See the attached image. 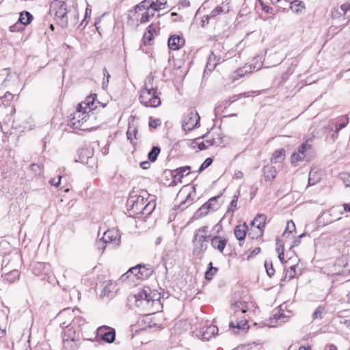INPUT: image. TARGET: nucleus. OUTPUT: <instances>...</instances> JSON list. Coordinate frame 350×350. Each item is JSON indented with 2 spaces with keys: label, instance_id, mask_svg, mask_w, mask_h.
Masks as SVG:
<instances>
[{
  "label": "nucleus",
  "instance_id": "1",
  "mask_svg": "<svg viewBox=\"0 0 350 350\" xmlns=\"http://www.w3.org/2000/svg\"><path fill=\"white\" fill-rule=\"evenodd\" d=\"M136 305L143 308L145 315H150L159 312L163 306L161 303V293L152 291L148 286H144L135 295Z\"/></svg>",
  "mask_w": 350,
  "mask_h": 350
},
{
  "label": "nucleus",
  "instance_id": "2",
  "mask_svg": "<svg viewBox=\"0 0 350 350\" xmlns=\"http://www.w3.org/2000/svg\"><path fill=\"white\" fill-rule=\"evenodd\" d=\"M223 133H206L200 137L189 139L187 145L191 148L198 147L200 150H206L211 146H219L224 144Z\"/></svg>",
  "mask_w": 350,
  "mask_h": 350
},
{
  "label": "nucleus",
  "instance_id": "3",
  "mask_svg": "<svg viewBox=\"0 0 350 350\" xmlns=\"http://www.w3.org/2000/svg\"><path fill=\"white\" fill-rule=\"evenodd\" d=\"M49 14L53 16L57 24L62 27H66L68 25V16L66 4L59 0H55L51 2L49 9Z\"/></svg>",
  "mask_w": 350,
  "mask_h": 350
},
{
  "label": "nucleus",
  "instance_id": "4",
  "mask_svg": "<svg viewBox=\"0 0 350 350\" xmlns=\"http://www.w3.org/2000/svg\"><path fill=\"white\" fill-rule=\"evenodd\" d=\"M311 139H307L302 143L291 155V162L295 163L299 161H310L315 157V151L309 142Z\"/></svg>",
  "mask_w": 350,
  "mask_h": 350
},
{
  "label": "nucleus",
  "instance_id": "5",
  "mask_svg": "<svg viewBox=\"0 0 350 350\" xmlns=\"http://www.w3.org/2000/svg\"><path fill=\"white\" fill-rule=\"evenodd\" d=\"M139 99L141 103L146 107H156L161 104L157 89L143 88L141 90Z\"/></svg>",
  "mask_w": 350,
  "mask_h": 350
},
{
  "label": "nucleus",
  "instance_id": "6",
  "mask_svg": "<svg viewBox=\"0 0 350 350\" xmlns=\"http://www.w3.org/2000/svg\"><path fill=\"white\" fill-rule=\"evenodd\" d=\"M200 117L197 111H191L184 114L182 128L184 131H191L200 127Z\"/></svg>",
  "mask_w": 350,
  "mask_h": 350
},
{
  "label": "nucleus",
  "instance_id": "7",
  "mask_svg": "<svg viewBox=\"0 0 350 350\" xmlns=\"http://www.w3.org/2000/svg\"><path fill=\"white\" fill-rule=\"evenodd\" d=\"M207 239L208 236L206 234H199V233L195 234L194 239L193 240L194 246L193 254L194 256H198L200 258H202L204 252L207 249Z\"/></svg>",
  "mask_w": 350,
  "mask_h": 350
},
{
  "label": "nucleus",
  "instance_id": "8",
  "mask_svg": "<svg viewBox=\"0 0 350 350\" xmlns=\"http://www.w3.org/2000/svg\"><path fill=\"white\" fill-rule=\"evenodd\" d=\"M147 200H146L142 196H130L127 204L129 207V210L133 211V214L139 215L141 214L142 212H144L145 203Z\"/></svg>",
  "mask_w": 350,
  "mask_h": 350
},
{
  "label": "nucleus",
  "instance_id": "9",
  "mask_svg": "<svg viewBox=\"0 0 350 350\" xmlns=\"http://www.w3.org/2000/svg\"><path fill=\"white\" fill-rule=\"evenodd\" d=\"M120 242V235L119 234L118 230L112 228L104 232L103 237L97 241V245L99 247L100 244L104 245L108 243H112L118 245Z\"/></svg>",
  "mask_w": 350,
  "mask_h": 350
},
{
  "label": "nucleus",
  "instance_id": "10",
  "mask_svg": "<svg viewBox=\"0 0 350 350\" xmlns=\"http://www.w3.org/2000/svg\"><path fill=\"white\" fill-rule=\"evenodd\" d=\"M129 271L135 274L138 279L142 280L148 278L153 273L151 265L142 264H139L136 267L131 268Z\"/></svg>",
  "mask_w": 350,
  "mask_h": 350
},
{
  "label": "nucleus",
  "instance_id": "11",
  "mask_svg": "<svg viewBox=\"0 0 350 350\" xmlns=\"http://www.w3.org/2000/svg\"><path fill=\"white\" fill-rule=\"evenodd\" d=\"M60 326L64 329V336L63 340L64 344L66 342H73L75 340L76 329L72 325L67 323L66 321H62L60 323Z\"/></svg>",
  "mask_w": 350,
  "mask_h": 350
},
{
  "label": "nucleus",
  "instance_id": "12",
  "mask_svg": "<svg viewBox=\"0 0 350 350\" xmlns=\"http://www.w3.org/2000/svg\"><path fill=\"white\" fill-rule=\"evenodd\" d=\"M156 3L154 0H144L138 5H137L134 8L135 14H137L138 12H142L146 10L154 9V10H159L162 9Z\"/></svg>",
  "mask_w": 350,
  "mask_h": 350
},
{
  "label": "nucleus",
  "instance_id": "13",
  "mask_svg": "<svg viewBox=\"0 0 350 350\" xmlns=\"http://www.w3.org/2000/svg\"><path fill=\"white\" fill-rule=\"evenodd\" d=\"M88 118L87 111H75L73 118L70 121V124L75 129H78L83 121H86Z\"/></svg>",
  "mask_w": 350,
  "mask_h": 350
},
{
  "label": "nucleus",
  "instance_id": "14",
  "mask_svg": "<svg viewBox=\"0 0 350 350\" xmlns=\"http://www.w3.org/2000/svg\"><path fill=\"white\" fill-rule=\"evenodd\" d=\"M227 243L228 240L226 238L217 235L211 239V246L221 253H223Z\"/></svg>",
  "mask_w": 350,
  "mask_h": 350
},
{
  "label": "nucleus",
  "instance_id": "15",
  "mask_svg": "<svg viewBox=\"0 0 350 350\" xmlns=\"http://www.w3.org/2000/svg\"><path fill=\"white\" fill-rule=\"evenodd\" d=\"M218 332V328L215 325L204 326L200 329V334L203 340H209Z\"/></svg>",
  "mask_w": 350,
  "mask_h": 350
},
{
  "label": "nucleus",
  "instance_id": "16",
  "mask_svg": "<svg viewBox=\"0 0 350 350\" xmlns=\"http://www.w3.org/2000/svg\"><path fill=\"white\" fill-rule=\"evenodd\" d=\"M247 229L248 227L245 223H243L241 225H238L234 228V236L239 240L240 246L242 245V241H244L246 237V232Z\"/></svg>",
  "mask_w": 350,
  "mask_h": 350
},
{
  "label": "nucleus",
  "instance_id": "17",
  "mask_svg": "<svg viewBox=\"0 0 350 350\" xmlns=\"http://www.w3.org/2000/svg\"><path fill=\"white\" fill-rule=\"evenodd\" d=\"M267 216L264 214H258L255 217L254 219L251 222L252 226H254L256 224V228L260 231V236H262L264 232V228L265 226V221Z\"/></svg>",
  "mask_w": 350,
  "mask_h": 350
},
{
  "label": "nucleus",
  "instance_id": "18",
  "mask_svg": "<svg viewBox=\"0 0 350 350\" xmlns=\"http://www.w3.org/2000/svg\"><path fill=\"white\" fill-rule=\"evenodd\" d=\"M185 40L178 35H173L168 39V46L172 50H178Z\"/></svg>",
  "mask_w": 350,
  "mask_h": 350
},
{
  "label": "nucleus",
  "instance_id": "19",
  "mask_svg": "<svg viewBox=\"0 0 350 350\" xmlns=\"http://www.w3.org/2000/svg\"><path fill=\"white\" fill-rule=\"evenodd\" d=\"M348 123V118L346 117H342L338 120L332 122L331 125H329L330 131H339L341 129H344Z\"/></svg>",
  "mask_w": 350,
  "mask_h": 350
},
{
  "label": "nucleus",
  "instance_id": "20",
  "mask_svg": "<svg viewBox=\"0 0 350 350\" xmlns=\"http://www.w3.org/2000/svg\"><path fill=\"white\" fill-rule=\"evenodd\" d=\"M229 325L230 328H237L238 329L243 331H246L249 329L247 321L245 319H242V317H241L239 321H237L236 323L231 320Z\"/></svg>",
  "mask_w": 350,
  "mask_h": 350
},
{
  "label": "nucleus",
  "instance_id": "21",
  "mask_svg": "<svg viewBox=\"0 0 350 350\" xmlns=\"http://www.w3.org/2000/svg\"><path fill=\"white\" fill-rule=\"evenodd\" d=\"M78 154L79 161L84 163L93 156V151L92 149L88 148H83L79 150Z\"/></svg>",
  "mask_w": 350,
  "mask_h": 350
},
{
  "label": "nucleus",
  "instance_id": "22",
  "mask_svg": "<svg viewBox=\"0 0 350 350\" xmlns=\"http://www.w3.org/2000/svg\"><path fill=\"white\" fill-rule=\"evenodd\" d=\"M233 308L234 310V315L239 316L247 312V306L245 301H238L234 304Z\"/></svg>",
  "mask_w": 350,
  "mask_h": 350
},
{
  "label": "nucleus",
  "instance_id": "23",
  "mask_svg": "<svg viewBox=\"0 0 350 350\" xmlns=\"http://www.w3.org/2000/svg\"><path fill=\"white\" fill-rule=\"evenodd\" d=\"M20 277V272L18 269H14L4 274V278L10 283H13L18 280Z\"/></svg>",
  "mask_w": 350,
  "mask_h": 350
},
{
  "label": "nucleus",
  "instance_id": "24",
  "mask_svg": "<svg viewBox=\"0 0 350 350\" xmlns=\"http://www.w3.org/2000/svg\"><path fill=\"white\" fill-rule=\"evenodd\" d=\"M33 15L27 11H23L20 13L18 21L25 25H29L33 20Z\"/></svg>",
  "mask_w": 350,
  "mask_h": 350
},
{
  "label": "nucleus",
  "instance_id": "25",
  "mask_svg": "<svg viewBox=\"0 0 350 350\" xmlns=\"http://www.w3.org/2000/svg\"><path fill=\"white\" fill-rule=\"evenodd\" d=\"M264 174L266 180H272L275 177L276 171L274 167L265 166L264 167Z\"/></svg>",
  "mask_w": 350,
  "mask_h": 350
},
{
  "label": "nucleus",
  "instance_id": "26",
  "mask_svg": "<svg viewBox=\"0 0 350 350\" xmlns=\"http://www.w3.org/2000/svg\"><path fill=\"white\" fill-rule=\"evenodd\" d=\"M284 158V149H280L275 150L271 157V162L272 163H278L282 161Z\"/></svg>",
  "mask_w": 350,
  "mask_h": 350
},
{
  "label": "nucleus",
  "instance_id": "27",
  "mask_svg": "<svg viewBox=\"0 0 350 350\" xmlns=\"http://www.w3.org/2000/svg\"><path fill=\"white\" fill-rule=\"evenodd\" d=\"M116 338V332L113 329H111L108 332H106L102 336V339L108 343H111L115 340Z\"/></svg>",
  "mask_w": 350,
  "mask_h": 350
},
{
  "label": "nucleus",
  "instance_id": "28",
  "mask_svg": "<svg viewBox=\"0 0 350 350\" xmlns=\"http://www.w3.org/2000/svg\"><path fill=\"white\" fill-rule=\"evenodd\" d=\"M144 12L142 14V16L139 19L141 23L148 22L151 17H153L156 10L154 9L144 10Z\"/></svg>",
  "mask_w": 350,
  "mask_h": 350
},
{
  "label": "nucleus",
  "instance_id": "29",
  "mask_svg": "<svg viewBox=\"0 0 350 350\" xmlns=\"http://www.w3.org/2000/svg\"><path fill=\"white\" fill-rule=\"evenodd\" d=\"M160 152L161 149L159 146H153L148 154L149 161L151 162H154L157 160Z\"/></svg>",
  "mask_w": 350,
  "mask_h": 350
},
{
  "label": "nucleus",
  "instance_id": "30",
  "mask_svg": "<svg viewBox=\"0 0 350 350\" xmlns=\"http://www.w3.org/2000/svg\"><path fill=\"white\" fill-rule=\"evenodd\" d=\"M255 69L256 67L253 66L252 64L249 66H245L243 68H240L237 70V75H239V77H243L247 73H252L255 70Z\"/></svg>",
  "mask_w": 350,
  "mask_h": 350
},
{
  "label": "nucleus",
  "instance_id": "31",
  "mask_svg": "<svg viewBox=\"0 0 350 350\" xmlns=\"http://www.w3.org/2000/svg\"><path fill=\"white\" fill-rule=\"evenodd\" d=\"M96 98V94H92L86 97L85 100L83 101L85 105L88 106V108L90 111H92L96 106H94V101Z\"/></svg>",
  "mask_w": 350,
  "mask_h": 350
},
{
  "label": "nucleus",
  "instance_id": "32",
  "mask_svg": "<svg viewBox=\"0 0 350 350\" xmlns=\"http://www.w3.org/2000/svg\"><path fill=\"white\" fill-rule=\"evenodd\" d=\"M86 323L85 319L81 317H75L69 323L72 325L75 328H79Z\"/></svg>",
  "mask_w": 350,
  "mask_h": 350
},
{
  "label": "nucleus",
  "instance_id": "33",
  "mask_svg": "<svg viewBox=\"0 0 350 350\" xmlns=\"http://www.w3.org/2000/svg\"><path fill=\"white\" fill-rule=\"evenodd\" d=\"M210 208H208L206 204H204L200 208H199L197 211L194 214V217L196 218H199L200 217L204 216L208 213Z\"/></svg>",
  "mask_w": 350,
  "mask_h": 350
},
{
  "label": "nucleus",
  "instance_id": "34",
  "mask_svg": "<svg viewBox=\"0 0 350 350\" xmlns=\"http://www.w3.org/2000/svg\"><path fill=\"white\" fill-rule=\"evenodd\" d=\"M265 267L268 276L271 277L274 275L275 270L273 267V263L271 260H265Z\"/></svg>",
  "mask_w": 350,
  "mask_h": 350
},
{
  "label": "nucleus",
  "instance_id": "35",
  "mask_svg": "<svg viewBox=\"0 0 350 350\" xmlns=\"http://www.w3.org/2000/svg\"><path fill=\"white\" fill-rule=\"evenodd\" d=\"M294 230H295V225L293 221H288L286 224V229L282 234L283 237H286V234H290Z\"/></svg>",
  "mask_w": 350,
  "mask_h": 350
},
{
  "label": "nucleus",
  "instance_id": "36",
  "mask_svg": "<svg viewBox=\"0 0 350 350\" xmlns=\"http://www.w3.org/2000/svg\"><path fill=\"white\" fill-rule=\"evenodd\" d=\"M74 312L75 309L71 310L69 308H65L58 314V318L62 319L67 316H69L70 319L73 316Z\"/></svg>",
  "mask_w": 350,
  "mask_h": 350
},
{
  "label": "nucleus",
  "instance_id": "37",
  "mask_svg": "<svg viewBox=\"0 0 350 350\" xmlns=\"http://www.w3.org/2000/svg\"><path fill=\"white\" fill-rule=\"evenodd\" d=\"M154 82V77L152 75L148 76L144 81V88H148V89H157L153 85Z\"/></svg>",
  "mask_w": 350,
  "mask_h": 350
},
{
  "label": "nucleus",
  "instance_id": "38",
  "mask_svg": "<svg viewBox=\"0 0 350 350\" xmlns=\"http://www.w3.org/2000/svg\"><path fill=\"white\" fill-rule=\"evenodd\" d=\"M155 203L154 202H149L148 203H145V205H144V207H146L144 208V212H142L141 214H143V215H149L152 213V211L155 208Z\"/></svg>",
  "mask_w": 350,
  "mask_h": 350
},
{
  "label": "nucleus",
  "instance_id": "39",
  "mask_svg": "<svg viewBox=\"0 0 350 350\" xmlns=\"http://www.w3.org/2000/svg\"><path fill=\"white\" fill-rule=\"evenodd\" d=\"M223 12V8L220 5L215 7L209 14H208L210 19H214L217 15Z\"/></svg>",
  "mask_w": 350,
  "mask_h": 350
},
{
  "label": "nucleus",
  "instance_id": "40",
  "mask_svg": "<svg viewBox=\"0 0 350 350\" xmlns=\"http://www.w3.org/2000/svg\"><path fill=\"white\" fill-rule=\"evenodd\" d=\"M213 163V159L211 157L206 158L204 161L200 166L198 172L201 173L203 170L209 167Z\"/></svg>",
  "mask_w": 350,
  "mask_h": 350
},
{
  "label": "nucleus",
  "instance_id": "41",
  "mask_svg": "<svg viewBox=\"0 0 350 350\" xmlns=\"http://www.w3.org/2000/svg\"><path fill=\"white\" fill-rule=\"evenodd\" d=\"M189 170L190 167L189 166L180 167L176 170L177 173L174 177L176 178L178 176V178H181L184 176V174Z\"/></svg>",
  "mask_w": 350,
  "mask_h": 350
},
{
  "label": "nucleus",
  "instance_id": "42",
  "mask_svg": "<svg viewBox=\"0 0 350 350\" xmlns=\"http://www.w3.org/2000/svg\"><path fill=\"white\" fill-rule=\"evenodd\" d=\"M324 311V308L321 306H319L315 310L314 312L313 313V318L314 319H323V312Z\"/></svg>",
  "mask_w": 350,
  "mask_h": 350
},
{
  "label": "nucleus",
  "instance_id": "43",
  "mask_svg": "<svg viewBox=\"0 0 350 350\" xmlns=\"http://www.w3.org/2000/svg\"><path fill=\"white\" fill-rule=\"evenodd\" d=\"M220 197V195L210 198L205 204L210 208V209L215 208V204L217 202V199Z\"/></svg>",
  "mask_w": 350,
  "mask_h": 350
},
{
  "label": "nucleus",
  "instance_id": "44",
  "mask_svg": "<svg viewBox=\"0 0 350 350\" xmlns=\"http://www.w3.org/2000/svg\"><path fill=\"white\" fill-rule=\"evenodd\" d=\"M103 75L105 77V79H104V80L103 81V88H105V87L107 86V85L109 83V79L110 77V75L109 74V72L105 67L103 68Z\"/></svg>",
  "mask_w": 350,
  "mask_h": 350
},
{
  "label": "nucleus",
  "instance_id": "45",
  "mask_svg": "<svg viewBox=\"0 0 350 350\" xmlns=\"http://www.w3.org/2000/svg\"><path fill=\"white\" fill-rule=\"evenodd\" d=\"M295 266H291L288 269H287L285 278L288 277V280L293 279L295 277Z\"/></svg>",
  "mask_w": 350,
  "mask_h": 350
},
{
  "label": "nucleus",
  "instance_id": "46",
  "mask_svg": "<svg viewBox=\"0 0 350 350\" xmlns=\"http://www.w3.org/2000/svg\"><path fill=\"white\" fill-rule=\"evenodd\" d=\"M153 35L147 32H145L143 37V42L144 45L150 44V41L152 40Z\"/></svg>",
  "mask_w": 350,
  "mask_h": 350
},
{
  "label": "nucleus",
  "instance_id": "47",
  "mask_svg": "<svg viewBox=\"0 0 350 350\" xmlns=\"http://www.w3.org/2000/svg\"><path fill=\"white\" fill-rule=\"evenodd\" d=\"M240 195V191H237L233 196V199L230 202V206L232 208H236L237 206V200Z\"/></svg>",
  "mask_w": 350,
  "mask_h": 350
},
{
  "label": "nucleus",
  "instance_id": "48",
  "mask_svg": "<svg viewBox=\"0 0 350 350\" xmlns=\"http://www.w3.org/2000/svg\"><path fill=\"white\" fill-rule=\"evenodd\" d=\"M216 272L215 271H212L211 268H208L206 271L205 272V278L207 280H211L215 274Z\"/></svg>",
  "mask_w": 350,
  "mask_h": 350
},
{
  "label": "nucleus",
  "instance_id": "49",
  "mask_svg": "<svg viewBox=\"0 0 350 350\" xmlns=\"http://www.w3.org/2000/svg\"><path fill=\"white\" fill-rule=\"evenodd\" d=\"M160 124L161 121L159 119L152 120L149 122V126L152 129H157V126Z\"/></svg>",
  "mask_w": 350,
  "mask_h": 350
},
{
  "label": "nucleus",
  "instance_id": "50",
  "mask_svg": "<svg viewBox=\"0 0 350 350\" xmlns=\"http://www.w3.org/2000/svg\"><path fill=\"white\" fill-rule=\"evenodd\" d=\"M86 109H88V106L83 101L78 104L76 111H86Z\"/></svg>",
  "mask_w": 350,
  "mask_h": 350
},
{
  "label": "nucleus",
  "instance_id": "51",
  "mask_svg": "<svg viewBox=\"0 0 350 350\" xmlns=\"http://www.w3.org/2000/svg\"><path fill=\"white\" fill-rule=\"evenodd\" d=\"M30 168L32 171H33L36 174H39L40 172V165L36 163H32L30 165Z\"/></svg>",
  "mask_w": 350,
  "mask_h": 350
},
{
  "label": "nucleus",
  "instance_id": "52",
  "mask_svg": "<svg viewBox=\"0 0 350 350\" xmlns=\"http://www.w3.org/2000/svg\"><path fill=\"white\" fill-rule=\"evenodd\" d=\"M210 18L208 17V14L204 15L201 20V26L202 27H205L206 25L209 23Z\"/></svg>",
  "mask_w": 350,
  "mask_h": 350
},
{
  "label": "nucleus",
  "instance_id": "53",
  "mask_svg": "<svg viewBox=\"0 0 350 350\" xmlns=\"http://www.w3.org/2000/svg\"><path fill=\"white\" fill-rule=\"evenodd\" d=\"M208 232V226H204L200 228L196 233H199V234H206L207 235Z\"/></svg>",
  "mask_w": 350,
  "mask_h": 350
},
{
  "label": "nucleus",
  "instance_id": "54",
  "mask_svg": "<svg viewBox=\"0 0 350 350\" xmlns=\"http://www.w3.org/2000/svg\"><path fill=\"white\" fill-rule=\"evenodd\" d=\"M156 31H157L156 26L153 24H151L148 27L146 32L153 35L154 33H156Z\"/></svg>",
  "mask_w": 350,
  "mask_h": 350
},
{
  "label": "nucleus",
  "instance_id": "55",
  "mask_svg": "<svg viewBox=\"0 0 350 350\" xmlns=\"http://www.w3.org/2000/svg\"><path fill=\"white\" fill-rule=\"evenodd\" d=\"M61 178H62V176H59L57 181L55 180V178H52L50 180L49 182L52 185H54L55 187H59V185L60 184Z\"/></svg>",
  "mask_w": 350,
  "mask_h": 350
},
{
  "label": "nucleus",
  "instance_id": "56",
  "mask_svg": "<svg viewBox=\"0 0 350 350\" xmlns=\"http://www.w3.org/2000/svg\"><path fill=\"white\" fill-rule=\"evenodd\" d=\"M252 344L243 345L237 348V350H252Z\"/></svg>",
  "mask_w": 350,
  "mask_h": 350
},
{
  "label": "nucleus",
  "instance_id": "57",
  "mask_svg": "<svg viewBox=\"0 0 350 350\" xmlns=\"http://www.w3.org/2000/svg\"><path fill=\"white\" fill-rule=\"evenodd\" d=\"M7 75V77H6V78H5V79H3V84H4V85H5V84H6V83H7V81L9 80V79H8V78H9V77H10V75H9V73H8V69H4V70H2V74H0V75Z\"/></svg>",
  "mask_w": 350,
  "mask_h": 350
},
{
  "label": "nucleus",
  "instance_id": "58",
  "mask_svg": "<svg viewBox=\"0 0 350 350\" xmlns=\"http://www.w3.org/2000/svg\"><path fill=\"white\" fill-rule=\"evenodd\" d=\"M260 247H256L254 248L250 253V254L249 255L248 258L250 257H253L257 254H258L260 252Z\"/></svg>",
  "mask_w": 350,
  "mask_h": 350
},
{
  "label": "nucleus",
  "instance_id": "59",
  "mask_svg": "<svg viewBox=\"0 0 350 350\" xmlns=\"http://www.w3.org/2000/svg\"><path fill=\"white\" fill-rule=\"evenodd\" d=\"M140 167L144 170H147L150 168V163L149 161H142L140 163Z\"/></svg>",
  "mask_w": 350,
  "mask_h": 350
},
{
  "label": "nucleus",
  "instance_id": "60",
  "mask_svg": "<svg viewBox=\"0 0 350 350\" xmlns=\"http://www.w3.org/2000/svg\"><path fill=\"white\" fill-rule=\"evenodd\" d=\"M282 249H284V244L282 242H281L280 240L277 239V251L278 252H280L282 251Z\"/></svg>",
  "mask_w": 350,
  "mask_h": 350
},
{
  "label": "nucleus",
  "instance_id": "61",
  "mask_svg": "<svg viewBox=\"0 0 350 350\" xmlns=\"http://www.w3.org/2000/svg\"><path fill=\"white\" fill-rule=\"evenodd\" d=\"M216 64H217L216 63L212 64V58H211V57H209V58L208 59L206 67V68H208L209 66L210 67L212 66V68H214L216 66Z\"/></svg>",
  "mask_w": 350,
  "mask_h": 350
},
{
  "label": "nucleus",
  "instance_id": "62",
  "mask_svg": "<svg viewBox=\"0 0 350 350\" xmlns=\"http://www.w3.org/2000/svg\"><path fill=\"white\" fill-rule=\"evenodd\" d=\"M126 134L127 136V139H129L131 142H132L133 137L136 138L137 133H126Z\"/></svg>",
  "mask_w": 350,
  "mask_h": 350
},
{
  "label": "nucleus",
  "instance_id": "63",
  "mask_svg": "<svg viewBox=\"0 0 350 350\" xmlns=\"http://www.w3.org/2000/svg\"><path fill=\"white\" fill-rule=\"evenodd\" d=\"M278 258L280 262L284 264V249H282V251L278 253Z\"/></svg>",
  "mask_w": 350,
  "mask_h": 350
},
{
  "label": "nucleus",
  "instance_id": "64",
  "mask_svg": "<svg viewBox=\"0 0 350 350\" xmlns=\"http://www.w3.org/2000/svg\"><path fill=\"white\" fill-rule=\"evenodd\" d=\"M10 30L12 32L18 31L19 30V29L18 27V24H14V25L10 26Z\"/></svg>",
  "mask_w": 350,
  "mask_h": 350
}]
</instances>
